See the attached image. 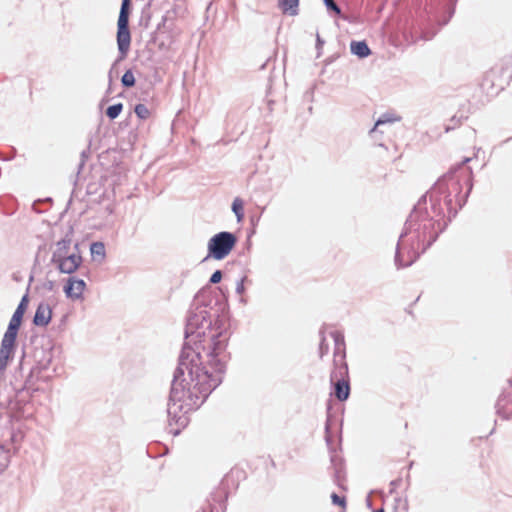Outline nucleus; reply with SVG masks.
I'll list each match as a JSON object with an SVG mask.
<instances>
[{"label":"nucleus","mask_w":512,"mask_h":512,"mask_svg":"<svg viewBox=\"0 0 512 512\" xmlns=\"http://www.w3.org/2000/svg\"><path fill=\"white\" fill-rule=\"evenodd\" d=\"M466 157L452 167L415 204L401 232L395 250L396 267L411 266L455 217L472 189V171L464 167Z\"/></svg>","instance_id":"obj_1"},{"label":"nucleus","mask_w":512,"mask_h":512,"mask_svg":"<svg viewBox=\"0 0 512 512\" xmlns=\"http://www.w3.org/2000/svg\"><path fill=\"white\" fill-rule=\"evenodd\" d=\"M220 337L221 335H218L210 339L207 357L212 368L211 372L205 368H199L197 361L200 359V353H196L190 347L183 348L180 356L181 369L185 368L191 376L195 375V379L192 378L194 384L187 391L182 383H174L171 390L174 400L182 402L188 407L198 406L221 383L225 365L220 356L224 352L226 344Z\"/></svg>","instance_id":"obj_2"},{"label":"nucleus","mask_w":512,"mask_h":512,"mask_svg":"<svg viewBox=\"0 0 512 512\" xmlns=\"http://www.w3.org/2000/svg\"><path fill=\"white\" fill-rule=\"evenodd\" d=\"M334 340L333 369L330 381L334 386V396L339 401H345L350 395L349 372L346 363V347L344 336L339 331L331 332Z\"/></svg>","instance_id":"obj_3"},{"label":"nucleus","mask_w":512,"mask_h":512,"mask_svg":"<svg viewBox=\"0 0 512 512\" xmlns=\"http://www.w3.org/2000/svg\"><path fill=\"white\" fill-rule=\"evenodd\" d=\"M130 0H122L119 17L117 21V45L119 59L126 58L131 44V33L129 30Z\"/></svg>","instance_id":"obj_4"},{"label":"nucleus","mask_w":512,"mask_h":512,"mask_svg":"<svg viewBox=\"0 0 512 512\" xmlns=\"http://www.w3.org/2000/svg\"><path fill=\"white\" fill-rule=\"evenodd\" d=\"M237 243V237L228 231L215 234L208 242V257L222 260L232 251Z\"/></svg>","instance_id":"obj_5"},{"label":"nucleus","mask_w":512,"mask_h":512,"mask_svg":"<svg viewBox=\"0 0 512 512\" xmlns=\"http://www.w3.org/2000/svg\"><path fill=\"white\" fill-rule=\"evenodd\" d=\"M73 252H69L54 264L59 268L62 273L71 274L77 270L82 262V257L79 251L78 243L73 244Z\"/></svg>","instance_id":"obj_6"},{"label":"nucleus","mask_w":512,"mask_h":512,"mask_svg":"<svg viewBox=\"0 0 512 512\" xmlns=\"http://www.w3.org/2000/svg\"><path fill=\"white\" fill-rule=\"evenodd\" d=\"M206 311H199L198 313H193L189 316L187 325H186V335L187 337L192 335L200 336L204 334V331L201 332V329L208 328L210 326V321L205 316Z\"/></svg>","instance_id":"obj_7"},{"label":"nucleus","mask_w":512,"mask_h":512,"mask_svg":"<svg viewBox=\"0 0 512 512\" xmlns=\"http://www.w3.org/2000/svg\"><path fill=\"white\" fill-rule=\"evenodd\" d=\"M72 235H73V228L69 227L67 233L65 234L64 238L59 240L56 243V248L53 251L52 255V262L55 263L64 256L68 255L69 252H73V245H72Z\"/></svg>","instance_id":"obj_8"},{"label":"nucleus","mask_w":512,"mask_h":512,"mask_svg":"<svg viewBox=\"0 0 512 512\" xmlns=\"http://www.w3.org/2000/svg\"><path fill=\"white\" fill-rule=\"evenodd\" d=\"M27 303H28V296L27 295H24L20 304L18 305L16 311L14 312L10 322H9V327H11V329H19L20 325H21V321H22V318H23V315L25 313V310L27 308Z\"/></svg>","instance_id":"obj_9"},{"label":"nucleus","mask_w":512,"mask_h":512,"mask_svg":"<svg viewBox=\"0 0 512 512\" xmlns=\"http://www.w3.org/2000/svg\"><path fill=\"white\" fill-rule=\"evenodd\" d=\"M51 309L48 305L40 304L34 316V323L39 326H45L51 319Z\"/></svg>","instance_id":"obj_10"},{"label":"nucleus","mask_w":512,"mask_h":512,"mask_svg":"<svg viewBox=\"0 0 512 512\" xmlns=\"http://www.w3.org/2000/svg\"><path fill=\"white\" fill-rule=\"evenodd\" d=\"M350 50L353 55L359 58H366L371 54V50L365 41H352Z\"/></svg>","instance_id":"obj_11"},{"label":"nucleus","mask_w":512,"mask_h":512,"mask_svg":"<svg viewBox=\"0 0 512 512\" xmlns=\"http://www.w3.org/2000/svg\"><path fill=\"white\" fill-rule=\"evenodd\" d=\"M278 6L284 14L296 16L299 12V0H278Z\"/></svg>","instance_id":"obj_12"},{"label":"nucleus","mask_w":512,"mask_h":512,"mask_svg":"<svg viewBox=\"0 0 512 512\" xmlns=\"http://www.w3.org/2000/svg\"><path fill=\"white\" fill-rule=\"evenodd\" d=\"M12 278L16 284L22 285L25 284L26 288H30L33 277L28 271H17L12 274Z\"/></svg>","instance_id":"obj_13"},{"label":"nucleus","mask_w":512,"mask_h":512,"mask_svg":"<svg viewBox=\"0 0 512 512\" xmlns=\"http://www.w3.org/2000/svg\"><path fill=\"white\" fill-rule=\"evenodd\" d=\"M17 333H18V329H16V328L11 329V327L8 326V329L2 339L1 346L11 348L14 350Z\"/></svg>","instance_id":"obj_14"},{"label":"nucleus","mask_w":512,"mask_h":512,"mask_svg":"<svg viewBox=\"0 0 512 512\" xmlns=\"http://www.w3.org/2000/svg\"><path fill=\"white\" fill-rule=\"evenodd\" d=\"M244 203L241 198L236 197L232 202V211L236 216L237 222L240 223L244 219Z\"/></svg>","instance_id":"obj_15"},{"label":"nucleus","mask_w":512,"mask_h":512,"mask_svg":"<svg viewBox=\"0 0 512 512\" xmlns=\"http://www.w3.org/2000/svg\"><path fill=\"white\" fill-rule=\"evenodd\" d=\"M398 120H400V118H396V117H393V115H392V114L385 113V114L381 115V116L377 119V121H376V123H375L374 127L370 130V133H374V132H376V131H377V128H378L379 126H382V125L387 124V123H393V122L398 121Z\"/></svg>","instance_id":"obj_16"},{"label":"nucleus","mask_w":512,"mask_h":512,"mask_svg":"<svg viewBox=\"0 0 512 512\" xmlns=\"http://www.w3.org/2000/svg\"><path fill=\"white\" fill-rule=\"evenodd\" d=\"M90 252L93 258L103 259L105 257V246L102 242H94L90 246Z\"/></svg>","instance_id":"obj_17"},{"label":"nucleus","mask_w":512,"mask_h":512,"mask_svg":"<svg viewBox=\"0 0 512 512\" xmlns=\"http://www.w3.org/2000/svg\"><path fill=\"white\" fill-rule=\"evenodd\" d=\"M122 109H123L122 103L113 104L107 108L106 115L109 119L114 120L120 115V113L122 112Z\"/></svg>","instance_id":"obj_18"},{"label":"nucleus","mask_w":512,"mask_h":512,"mask_svg":"<svg viewBox=\"0 0 512 512\" xmlns=\"http://www.w3.org/2000/svg\"><path fill=\"white\" fill-rule=\"evenodd\" d=\"M331 500L334 505H337L341 508V512H346V508H347L346 496L332 493Z\"/></svg>","instance_id":"obj_19"},{"label":"nucleus","mask_w":512,"mask_h":512,"mask_svg":"<svg viewBox=\"0 0 512 512\" xmlns=\"http://www.w3.org/2000/svg\"><path fill=\"white\" fill-rule=\"evenodd\" d=\"M121 83L126 88H130L135 85V77L132 70L129 69L123 74Z\"/></svg>","instance_id":"obj_20"},{"label":"nucleus","mask_w":512,"mask_h":512,"mask_svg":"<svg viewBox=\"0 0 512 512\" xmlns=\"http://www.w3.org/2000/svg\"><path fill=\"white\" fill-rule=\"evenodd\" d=\"M134 111H135V114L137 115V117H139L142 120L147 119L150 115L149 109L146 107V105L141 104V103H139L135 106Z\"/></svg>","instance_id":"obj_21"},{"label":"nucleus","mask_w":512,"mask_h":512,"mask_svg":"<svg viewBox=\"0 0 512 512\" xmlns=\"http://www.w3.org/2000/svg\"><path fill=\"white\" fill-rule=\"evenodd\" d=\"M13 349L7 347H0V365H5L7 360L12 356Z\"/></svg>","instance_id":"obj_22"},{"label":"nucleus","mask_w":512,"mask_h":512,"mask_svg":"<svg viewBox=\"0 0 512 512\" xmlns=\"http://www.w3.org/2000/svg\"><path fill=\"white\" fill-rule=\"evenodd\" d=\"M223 277L221 270H216L210 277L209 282L204 284L202 288H209V284H217L221 281Z\"/></svg>","instance_id":"obj_23"},{"label":"nucleus","mask_w":512,"mask_h":512,"mask_svg":"<svg viewBox=\"0 0 512 512\" xmlns=\"http://www.w3.org/2000/svg\"><path fill=\"white\" fill-rule=\"evenodd\" d=\"M74 283L77 284V288H85L86 287V283L83 279L74 280L73 277H69L66 284L63 286V288H73Z\"/></svg>","instance_id":"obj_24"},{"label":"nucleus","mask_w":512,"mask_h":512,"mask_svg":"<svg viewBox=\"0 0 512 512\" xmlns=\"http://www.w3.org/2000/svg\"><path fill=\"white\" fill-rule=\"evenodd\" d=\"M327 10L333 11L337 15L341 14L340 7L334 2V0H323Z\"/></svg>","instance_id":"obj_25"},{"label":"nucleus","mask_w":512,"mask_h":512,"mask_svg":"<svg viewBox=\"0 0 512 512\" xmlns=\"http://www.w3.org/2000/svg\"><path fill=\"white\" fill-rule=\"evenodd\" d=\"M67 296L69 298H79L81 296V291L80 290H70V289H67L65 290Z\"/></svg>","instance_id":"obj_26"},{"label":"nucleus","mask_w":512,"mask_h":512,"mask_svg":"<svg viewBox=\"0 0 512 512\" xmlns=\"http://www.w3.org/2000/svg\"><path fill=\"white\" fill-rule=\"evenodd\" d=\"M245 281H246V276H241L238 279H236L235 280V288H237V289L244 288Z\"/></svg>","instance_id":"obj_27"},{"label":"nucleus","mask_w":512,"mask_h":512,"mask_svg":"<svg viewBox=\"0 0 512 512\" xmlns=\"http://www.w3.org/2000/svg\"><path fill=\"white\" fill-rule=\"evenodd\" d=\"M327 351H328V346H327V344H325V338H322L321 343H320L321 356L323 354L327 353Z\"/></svg>","instance_id":"obj_28"},{"label":"nucleus","mask_w":512,"mask_h":512,"mask_svg":"<svg viewBox=\"0 0 512 512\" xmlns=\"http://www.w3.org/2000/svg\"><path fill=\"white\" fill-rule=\"evenodd\" d=\"M324 44V41L321 39V37L319 36V34H317V37H316V47L317 49H320Z\"/></svg>","instance_id":"obj_29"},{"label":"nucleus","mask_w":512,"mask_h":512,"mask_svg":"<svg viewBox=\"0 0 512 512\" xmlns=\"http://www.w3.org/2000/svg\"><path fill=\"white\" fill-rule=\"evenodd\" d=\"M453 14H454V8L451 9V11L449 13V18H451Z\"/></svg>","instance_id":"obj_30"},{"label":"nucleus","mask_w":512,"mask_h":512,"mask_svg":"<svg viewBox=\"0 0 512 512\" xmlns=\"http://www.w3.org/2000/svg\"><path fill=\"white\" fill-rule=\"evenodd\" d=\"M258 219H254V217H251V222L254 224V222H257Z\"/></svg>","instance_id":"obj_31"},{"label":"nucleus","mask_w":512,"mask_h":512,"mask_svg":"<svg viewBox=\"0 0 512 512\" xmlns=\"http://www.w3.org/2000/svg\"><path fill=\"white\" fill-rule=\"evenodd\" d=\"M509 383H510L511 393H512V378L510 379Z\"/></svg>","instance_id":"obj_32"},{"label":"nucleus","mask_w":512,"mask_h":512,"mask_svg":"<svg viewBox=\"0 0 512 512\" xmlns=\"http://www.w3.org/2000/svg\"><path fill=\"white\" fill-rule=\"evenodd\" d=\"M373 512H384V510L383 509H378V510H375Z\"/></svg>","instance_id":"obj_33"},{"label":"nucleus","mask_w":512,"mask_h":512,"mask_svg":"<svg viewBox=\"0 0 512 512\" xmlns=\"http://www.w3.org/2000/svg\"><path fill=\"white\" fill-rule=\"evenodd\" d=\"M82 157H86V152L85 151L82 152Z\"/></svg>","instance_id":"obj_34"}]
</instances>
